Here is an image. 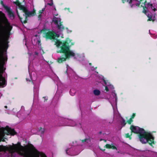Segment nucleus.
Here are the masks:
<instances>
[{
	"mask_svg": "<svg viewBox=\"0 0 157 157\" xmlns=\"http://www.w3.org/2000/svg\"><path fill=\"white\" fill-rule=\"evenodd\" d=\"M143 0H127V2L130 4L131 7H132L133 6L136 5V6L139 7Z\"/></svg>",
	"mask_w": 157,
	"mask_h": 157,
	"instance_id": "6e6552de",
	"label": "nucleus"
},
{
	"mask_svg": "<svg viewBox=\"0 0 157 157\" xmlns=\"http://www.w3.org/2000/svg\"><path fill=\"white\" fill-rule=\"evenodd\" d=\"M3 7L8 13V14L9 17H12L13 19H14L15 17V16L11 8L10 7L4 5H3Z\"/></svg>",
	"mask_w": 157,
	"mask_h": 157,
	"instance_id": "f8f14e48",
	"label": "nucleus"
},
{
	"mask_svg": "<svg viewBox=\"0 0 157 157\" xmlns=\"http://www.w3.org/2000/svg\"><path fill=\"white\" fill-rule=\"evenodd\" d=\"M111 149H112L113 150L116 149L117 150V149L116 147L115 146L113 145H111Z\"/></svg>",
	"mask_w": 157,
	"mask_h": 157,
	"instance_id": "c85d7f7f",
	"label": "nucleus"
},
{
	"mask_svg": "<svg viewBox=\"0 0 157 157\" xmlns=\"http://www.w3.org/2000/svg\"><path fill=\"white\" fill-rule=\"evenodd\" d=\"M121 125L122 127H124L126 124L127 122L124 119L122 118V121H121Z\"/></svg>",
	"mask_w": 157,
	"mask_h": 157,
	"instance_id": "4be33fe9",
	"label": "nucleus"
},
{
	"mask_svg": "<svg viewBox=\"0 0 157 157\" xmlns=\"http://www.w3.org/2000/svg\"><path fill=\"white\" fill-rule=\"evenodd\" d=\"M39 132H40L41 134H43L44 132V128H43L42 127H40L39 129Z\"/></svg>",
	"mask_w": 157,
	"mask_h": 157,
	"instance_id": "a878e982",
	"label": "nucleus"
},
{
	"mask_svg": "<svg viewBox=\"0 0 157 157\" xmlns=\"http://www.w3.org/2000/svg\"><path fill=\"white\" fill-rule=\"evenodd\" d=\"M127 0H122V2L123 3H124L125 2H126V1L127 2Z\"/></svg>",
	"mask_w": 157,
	"mask_h": 157,
	"instance_id": "c9c22d12",
	"label": "nucleus"
},
{
	"mask_svg": "<svg viewBox=\"0 0 157 157\" xmlns=\"http://www.w3.org/2000/svg\"><path fill=\"white\" fill-rule=\"evenodd\" d=\"M130 129L131 130L132 133L133 132L136 134H139L140 132L142 131V130L143 129L141 128L138 126H134L133 125H131L130 126Z\"/></svg>",
	"mask_w": 157,
	"mask_h": 157,
	"instance_id": "1a4fd4ad",
	"label": "nucleus"
},
{
	"mask_svg": "<svg viewBox=\"0 0 157 157\" xmlns=\"http://www.w3.org/2000/svg\"><path fill=\"white\" fill-rule=\"evenodd\" d=\"M41 14H39L38 15V18H41Z\"/></svg>",
	"mask_w": 157,
	"mask_h": 157,
	"instance_id": "f704fd0d",
	"label": "nucleus"
},
{
	"mask_svg": "<svg viewBox=\"0 0 157 157\" xmlns=\"http://www.w3.org/2000/svg\"><path fill=\"white\" fill-rule=\"evenodd\" d=\"M69 149L67 148L66 150V153L68 154L67 151Z\"/></svg>",
	"mask_w": 157,
	"mask_h": 157,
	"instance_id": "e433bc0d",
	"label": "nucleus"
},
{
	"mask_svg": "<svg viewBox=\"0 0 157 157\" xmlns=\"http://www.w3.org/2000/svg\"><path fill=\"white\" fill-rule=\"evenodd\" d=\"M3 7L8 13V14L9 17H12L13 19H14L15 17V16L11 8L10 7L4 5H3Z\"/></svg>",
	"mask_w": 157,
	"mask_h": 157,
	"instance_id": "ddd939ff",
	"label": "nucleus"
},
{
	"mask_svg": "<svg viewBox=\"0 0 157 157\" xmlns=\"http://www.w3.org/2000/svg\"><path fill=\"white\" fill-rule=\"evenodd\" d=\"M71 41V40L68 38L63 42L59 40H57V41L56 42L55 44L58 48H60V49L58 52H57L64 54V55H62L61 57L58 58L57 61L58 63H62L66 61L67 59H69L71 57L75 56V54L72 51L70 50L69 43Z\"/></svg>",
	"mask_w": 157,
	"mask_h": 157,
	"instance_id": "f03ea898",
	"label": "nucleus"
},
{
	"mask_svg": "<svg viewBox=\"0 0 157 157\" xmlns=\"http://www.w3.org/2000/svg\"><path fill=\"white\" fill-rule=\"evenodd\" d=\"M6 85V80L2 76V75L0 74V87H4Z\"/></svg>",
	"mask_w": 157,
	"mask_h": 157,
	"instance_id": "2eb2a0df",
	"label": "nucleus"
},
{
	"mask_svg": "<svg viewBox=\"0 0 157 157\" xmlns=\"http://www.w3.org/2000/svg\"><path fill=\"white\" fill-rule=\"evenodd\" d=\"M148 18L147 20V21H152L154 22L155 20V16L156 15V13L154 14V16H153L152 13H148L146 15Z\"/></svg>",
	"mask_w": 157,
	"mask_h": 157,
	"instance_id": "4468645a",
	"label": "nucleus"
},
{
	"mask_svg": "<svg viewBox=\"0 0 157 157\" xmlns=\"http://www.w3.org/2000/svg\"><path fill=\"white\" fill-rule=\"evenodd\" d=\"M105 90L107 91L108 92L109 91V89L108 87L107 86H105Z\"/></svg>",
	"mask_w": 157,
	"mask_h": 157,
	"instance_id": "72a5a7b5",
	"label": "nucleus"
},
{
	"mask_svg": "<svg viewBox=\"0 0 157 157\" xmlns=\"http://www.w3.org/2000/svg\"><path fill=\"white\" fill-rule=\"evenodd\" d=\"M19 9L23 11V12L25 13L27 10V9L24 6L21 5L19 7Z\"/></svg>",
	"mask_w": 157,
	"mask_h": 157,
	"instance_id": "f3484780",
	"label": "nucleus"
},
{
	"mask_svg": "<svg viewBox=\"0 0 157 157\" xmlns=\"http://www.w3.org/2000/svg\"><path fill=\"white\" fill-rule=\"evenodd\" d=\"M71 95L72 96H73L75 94L74 93H73V94H71Z\"/></svg>",
	"mask_w": 157,
	"mask_h": 157,
	"instance_id": "37998d69",
	"label": "nucleus"
},
{
	"mask_svg": "<svg viewBox=\"0 0 157 157\" xmlns=\"http://www.w3.org/2000/svg\"><path fill=\"white\" fill-rule=\"evenodd\" d=\"M89 65L90 66H91L92 65V63H89Z\"/></svg>",
	"mask_w": 157,
	"mask_h": 157,
	"instance_id": "a18cd8bd",
	"label": "nucleus"
},
{
	"mask_svg": "<svg viewBox=\"0 0 157 157\" xmlns=\"http://www.w3.org/2000/svg\"><path fill=\"white\" fill-rule=\"evenodd\" d=\"M13 2L14 4H15L17 6H18L19 7L21 5V3L19 1V0H16V2Z\"/></svg>",
	"mask_w": 157,
	"mask_h": 157,
	"instance_id": "b1692460",
	"label": "nucleus"
},
{
	"mask_svg": "<svg viewBox=\"0 0 157 157\" xmlns=\"http://www.w3.org/2000/svg\"><path fill=\"white\" fill-rule=\"evenodd\" d=\"M144 8L146 9H150L151 8L155 12L156 10V8L153 6V4L150 2H147V1L145 0L144 3Z\"/></svg>",
	"mask_w": 157,
	"mask_h": 157,
	"instance_id": "9b49d317",
	"label": "nucleus"
},
{
	"mask_svg": "<svg viewBox=\"0 0 157 157\" xmlns=\"http://www.w3.org/2000/svg\"><path fill=\"white\" fill-rule=\"evenodd\" d=\"M1 4L3 3V2H2V1H1Z\"/></svg>",
	"mask_w": 157,
	"mask_h": 157,
	"instance_id": "09e8293b",
	"label": "nucleus"
},
{
	"mask_svg": "<svg viewBox=\"0 0 157 157\" xmlns=\"http://www.w3.org/2000/svg\"><path fill=\"white\" fill-rule=\"evenodd\" d=\"M34 54L35 55H38V53L36 52H34Z\"/></svg>",
	"mask_w": 157,
	"mask_h": 157,
	"instance_id": "4c0bfd02",
	"label": "nucleus"
},
{
	"mask_svg": "<svg viewBox=\"0 0 157 157\" xmlns=\"http://www.w3.org/2000/svg\"><path fill=\"white\" fill-rule=\"evenodd\" d=\"M4 107H5V108H6H6H7V106H6H6H4Z\"/></svg>",
	"mask_w": 157,
	"mask_h": 157,
	"instance_id": "79ce46f5",
	"label": "nucleus"
},
{
	"mask_svg": "<svg viewBox=\"0 0 157 157\" xmlns=\"http://www.w3.org/2000/svg\"><path fill=\"white\" fill-rule=\"evenodd\" d=\"M81 141L82 143H83L85 142V144L91 142V140L90 138H86L84 140H81Z\"/></svg>",
	"mask_w": 157,
	"mask_h": 157,
	"instance_id": "a211bd4d",
	"label": "nucleus"
},
{
	"mask_svg": "<svg viewBox=\"0 0 157 157\" xmlns=\"http://www.w3.org/2000/svg\"><path fill=\"white\" fill-rule=\"evenodd\" d=\"M141 6L143 7V10H142V13H144L146 15L148 13V10H146V8H144V6H142L141 5Z\"/></svg>",
	"mask_w": 157,
	"mask_h": 157,
	"instance_id": "5701e85b",
	"label": "nucleus"
},
{
	"mask_svg": "<svg viewBox=\"0 0 157 157\" xmlns=\"http://www.w3.org/2000/svg\"><path fill=\"white\" fill-rule=\"evenodd\" d=\"M50 2H53V0H50Z\"/></svg>",
	"mask_w": 157,
	"mask_h": 157,
	"instance_id": "49530a36",
	"label": "nucleus"
},
{
	"mask_svg": "<svg viewBox=\"0 0 157 157\" xmlns=\"http://www.w3.org/2000/svg\"><path fill=\"white\" fill-rule=\"evenodd\" d=\"M101 150L103 151H105V149H100Z\"/></svg>",
	"mask_w": 157,
	"mask_h": 157,
	"instance_id": "a19ab883",
	"label": "nucleus"
},
{
	"mask_svg": "<svg viewBox=\"0 0 157 157\" xmlns=\"http://www.w3.org/2000/svg\"><path fill=\"white\" fill-rule=\"evenodd\" d=\"M44 9H42V10H40L39 11V14H41L44 11Z\"/></svg>",
	"mask_w": 157,
	"mask_h": 157,
	"instance_id": "7c9ffc66",
	"label": "nucleus"
},
{
	"mask_svg": "<svg viewBox=\"0 0 157 157\" xmlns=\"http://www.w3.org/2000/svg\"><path fill=\"white\" fill-rule=\"evenodd\" d=\"M133 121L132 119L130 118L127 121V122L128 124H130Z\"/></svg>",
	"mask_w": 157,
	"mask_h": 157,
	"instance_id": "cd10ccee",
	"label": "nucleus"
},
{
	"mask_svg": "<svg viewBox=\"0 0 157 157\" xmlns=\"http://www.w3.org/2000/svg\"><path fill=\"white\" fill-rule=\"evenodd\" d=\"M135 116H136V113H133L130 118L132 119H133L134 118Z\"/></svg>",
	"mask_w": 157,
	"mask_h": 157,
	"instance_id": "2f4dec72",
	"label": "nucleus"
},
{
	"mask_svg": "<svg viewBox=\"0 0 157 157\" xmlns=\"http://www.w3.org/2000/svg\"><path fill=\"white\" fill-rule=\"evenodd\" d=\"M71 91H72V90H70V94H71Z\"/></svg>",
	"mask_w": 157,
	"mask_h": 157,
	"instance_id": "de8ad7c7",
	"label": "nucleus"
},
{
	"mask_svg": "<svg viewBox=\"0 0 157 157\" xmlns=\"http://www.w3.org/2000/svg\"><path fill=\"white\" fill-rule=\"evenodd\" d=\"M52 21L54 23L55 25H58L59 21L58 19V18L54 17L52 20Z\"/></svg>",
	"mask_w": 157,
	"mask_h": 157,
	"instance_id": "aec40b11",
	"label": "nucleus"
},
{
	"mask_svg": "<svg viewBox=\"0 0 157 157\" xmlns=\"http://www.w3.org/2000/svg\"><path fill=\"white\" fill-rule=\"evenodd\" d=\"M3 133L4 134L8 135H11L14 136L17 134V132L14 129L10 128H9L8 129H5L3 131Z\"/></svg>",
	"mask_w": 157,
	"mask_h": 157,
	"instance_id": "9d476101",
	"label": "nucleus"
},
{
	"mask_svg": "<svg viewBox=\"0 0 157 157\" xmlns=\"http://www.w3.org/2000/svg\"><path fill=\"white\" fill-rule=\"evenodd\" d=\"M132 135V133H131V134L130 135L129 133H126L125 134V137L126 138H129L130 140L132 138L131 136Z\"/></svg>",
	"mask_w": 157,
	"mask_h": 157,
	"instance_id": "393cba45",
	"label": "nucleus"
},
{
	"mask_svg": "<svg viewBox=\"0 0 157 157\" xmlns=\"http://www.w3.org/2000/svg\"><path fill=\"white\" fill-rule=\"evenodd\" d=\"M103 82L105 83V84L107 86H109V85L107 83V81H106L105 79H103Z\"/></svg>",
	"mask_w": 157,
	"mask_h": 157,
	"instance_id": "c756f323",
	"label": "nucleus"
},
{
	"mask_svg": "<svg viewBox=\"0 0 157 157\" xmlns=\"http://www.w3.org/2000/svg\"><path fill=\"white\" fill-rule=\"evenodd\" d=\"M3 24L6 26V32L9 36L10 35L11 31L12 29V26L10 25L7 19L5 18L3 20Z\"/></svg>",
	"mask_w": 157,
	"mask_h": 157,
	"instance_id": "0eeeda50",
	"label": "nucleus"
},
{
	"mask_svg": "<svg viewBox=\"0 0 157 157\" xmlns=\"http://www.w3.org/2000/svg\"><path fill=\"white\" fill-rule=\"evenodd\" d=\"M37 42H38V44H39L40 43V40H38L37 41Z\"/></svg>",
	"mask_w": 157,
	"mask_h": 157,
	"instance_id": "58836bf2",
	"label": "nucleus"
},
{
	"mask_svg": "<svg viewBox=\"0 0 157 157\" xmlns=\"http://www.w3.org/2000/svg\"><path fill=\"white\" fill-rule=\"evenodd\" d=\"M111 145L109 144H106L104 146L107 149H111Z\"/></svg>",
	"mask_w": 157,
	"mask_h": 157,
	"instance_id": "bb28decb",
	"label": "nucleus"
},
{
	"mask_svg": "<svg viewBox=\"0 0 157 157\" xmlns=\"http://www.w3.org/2000/svg\"><path fill=\"white\" fill-rule=\"evenodd\" d=\"M28 147L35 151L33 155L30 151L22 146L20 142H18L17 144H13L12 146L9 145L6 147V150L10 153L16 152L24 157H47L44 153L38 151L32 144H29Z\"/></svg>",
	"mask_w": 157,
	"mask_h": 157,
	"instance_id": "f257e3e1",
	"label": "nucleus"
},
{
	"mask_svg": "<svg viewBox=\"0 0 157 157\" xmlns=\"http://www.w3.org/2000/svg\"><path fill=\"white\" fill-rule=\"evenodd\" d=\"M62 22L60 21L59 22V24L57 25L58 29L61 31H63L64 29V27L62 24Z\"/></svg>",
	"mask_w": 157,
	"mask_h": 157,
	"instance_id": "dca6fc26",
	"label": "nucleus"
},
{
	"mask_svg": "<svg viewBox=\"0 0 157 157\" xmlns=\"http://www.w3.org/2000/svg\"><path fill=\"white\" fill-rule=\"evenodd\" d=\"M102 132L101 131H100L98 132L99 134L100 135L101 134Z\"/></svg>",
	"mask_w": 157,
	"mask_h": 157,
	"instance_id": "ea45409f",
	"label": "nucleus"
},
{
	"mask_svg": "<svg viewBox=\"0 0 157 157\" xmlns=\"http://www.w3.org/2000/svg\"><path fill=\"white\" fill-rule=\"evenodd\" d=\"M36 10L34 9H33V10L32 11H29L27 10L26 12L25 13V15L23 14V16H25V20L23 21L22 20V18L19 15L18 12L17 10V14L19 17L20 21L22 23L25 24L27 23L28 21L27 17H33L36 15Z\"/></svg>",
	"mask_w": 157,
	"mask_h": 157,
	"instance_id": "39448f33",
	"label": "nucleus"
},
{
	"mask_svg": "<svg viewBox=\"0 0 157 157\" xmlns=\"http://www.w3.org/2000/svg\"><path fill=\"white\" fill-rule=\"evenodd\" d=\"M8 48V45L7 44L5 43L4 41L0 40V63L2 68L3 67L5 62L3 57L4 51H6Z\"/></svg>",
	"mask_w": 157,
	"mask_h": 157,
	"instance_id": "20e7f679",
	"label": "nucleus"
},
{
	"mask_svg": "<svg viewBox=\"0 0 157 157\" xmlns=\"http://www.w3.org/2000/svg\"><path fill=\"white\" fill-rule=\"evenodd\" d=\"M1 141L4 142L5 141L3 137H0V142ZM4 150L3 146L0 145V152Z\"/></svg>",
	"mask_w": 157,
	"mask_h": 157,
	"instance_id": "6ab92c4d",
	"label": "nucleus"
},
{
	"mask_svg": "<svg viewBox=\"0 0 157 157\" xmlns=\"http://www.w3.org/2000/svg\"><path fill=\"white\" fill-rule=\"evenodd\" d=\"M138 136L140 141L143 144L148 143L151 146L152 144H155L154 141V138L152 135L146 132L144 129L140 132Z\"/></svg>",
	"mask_w": 157,
	"mask_h": 157,
	"instance_id": "7ed1b4c3",
	"label": "nucleus"
},
{
	"mask_svg": "<svg viewBox=\"0 0 157 157\" xmlns=\"http://www.w3.org/2000/svg\"><path fill=\"white\" fill-rule=\"evenodd\" d=\"M51 2L50 3H48L47 4L50 6H52L53 4V2Z\"/></svg>",
	"mask_w": 157,
	"mask_h": 157,
	"instance_id": "473e14b6",
	"label": "nucleus"
},
{
	"mask_svg": "<svg viewBox=\"0 0 157 157\" xmlns=\"http://www.w3.org/2000/svg\"><path fill=\"white\" fill-rule=\"evenodd\" d=\"M74 44V43H71V45H73Z\"/></svg>",
	"mask_w": 157,
	"mask_h": 157,
	"instance_id": "c03bdc74",
	"label": "nucleus"
},
{
	"mask_svg": "<svg viewBox=\"0 0 157 157\" xmlns=\"http://www.w3.org/2000/svg\"><path fill=\"white\" fill-rule=\"evenodd\" d=\"M59 37V34H57L54 31H48V32L45 33L44 37L45 38L46 40H59L56 38ZM56 41L55 42L56 43Z\"/></svg>",
	"mask_w": 157,
	"mask_h": 157,
	"instance_id": "423d86ee",
	"label": "nucleus"
},
{
	"mask_svg": "<svg viewBox=\"0 0 157 157\" xmlns=\"http://www.w3.org/2000/svg\"><path fill=\"white\" fill-rule=\"evenodd\" d=\"M94 94L95 95L98 96L100 94V91L98 90H94Z\"/></svg>",
	"mask_w": 157,
	"mask_h": 157,
	"instance_id": "412c9836",
	"label": "nucleus"
}]
</instances>
